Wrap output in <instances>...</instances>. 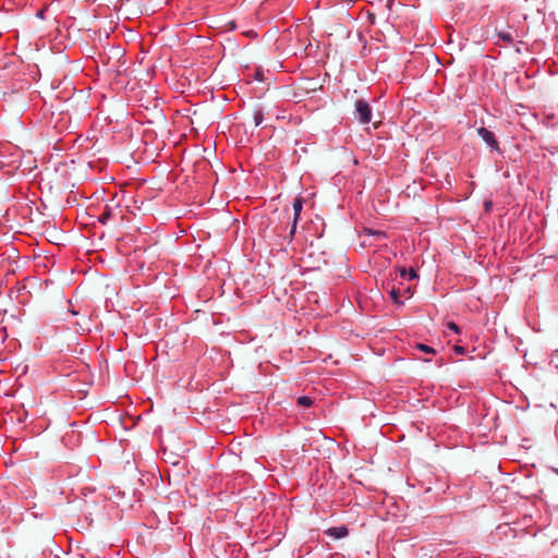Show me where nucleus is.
<instances>
[{
  "label": "nucleus",
  "instance_id": "nucleus-1",
  "mask_svg": "<svg viewBox=\"0 0 558 558\" xmlns=\"http://www.w3.org/2000/svg\"><path fill=\"white\" fill-rule=\"evenodd\" d=\"M355 114H356V119L361 123H368L372 120V109H371L369 105L363 99L356 100Z\"/></svg>",
  "mask_w": 558,
  "mask_h": 558
},
{
  "label": "nucleus",
  "instance_id": "nucleus-2",
  "mask_svg": "<svg viewBox=\"0 0 558 558\" xmlns=\"http://www.w3.org/2000/svg\"><path fill=\"white\" fill-rule=\"evenodd\" d=\"M302 208H303V199L301 197H295L292 203L293 220H292V226H291V230H290V234H289L290 240L293 238V235L295 233L296 225H298Z\"/></svg>",
  "mask_w": 558,
  "mask_h": 558
},
{
  "label": "nucleus",
  "instance_id": "nucleus-3",
  "mask_svg": "<svg viewBox=\"0 0 558 558\" xmlns=\"http://www.w3.org/2000/svg\"><path fill=\"white\" fill-rule=\"evenodd\" d=\"M477 135L493 149L499 150V144L493 132L486 128L477 129Z\"/></svg>",
  "mask_w": 558,
  "mask_h": 558
},
{
  "label": "nucleus",
  "instance_id": "nucleus-4",
  "mask_svg": "<svg viewBox=\"0 0 558 558\" xmlns=\"http://www.w3.org/2000/svg\"><path fill=\"white\" fill-rule=\"evenodd\" d=\"M326 534L329 535L330 537L335 538V539H338V538H342V537L348 536L349 530L344 525L333 526V527H329L326 531Z\"/></svg>",
  "mask_w": 558,
  "mask_h": 558
},
{
  "label": "nucleus",
  "instance_id": "nucleus-5",
  "mask_svg": "<svg viewBox=\"0 0 558 558\" xmlns=\"http://www.w3.org/2000/svg\"><path fill=\"white\" fill-rule=\"evenodd\" d=\"M112 217V210L111 208L107 205L105 207V210L104 213L99 216L98 220L99 222H101L102 225H106Z\"/></svg>",
  "mask_w": 558,
  "mask_h": 558
},
{
  "label": "nucleus",
  "instance_id": "nucleus-6",
  "mask_svg": "<svg viewBox=\"0 0 558 558\" xmlns=\"http://www.w3.org/2000/svg\"><path fill=\"white\" fill-rule=\"evenodd\" d=\"M296 402L303 408H310L313 404V400L307 396L299 397Z\"/></svg>",
  "mask_w": 558,
  "mask_h": 558
},
{
  "label": "nucleus",
  "instance_id": "nucleus-7",
  "mask_svg": "<svg viewBox=\"0 0 558 558\" xmlns=\"http://www.w3.org/2000/svg\"><path fill=\"white\" fill-rule=\"evenodd\" d=\"M415 348H417L418 350H421L422 352H425V353H433V354L435 353V350L432 347H428L423 343H417L415 345Z\"/></svg>",
  "mask_w": 558,
  "mask_h": 558
},
{
  "label": "nucleus",
  "instance_id": "nucleus-8",
  "mask_svg": "<svg viewBox=\"0 0 558 558\" xmlns=\"http://www.w3.org/2000/svg\"><path fill=\"white\" fill-rule=\"evenodd\" d=\"M498 37L501 38L502 40L507 41V43H512L513 41V38H512L511 34H509V33L499 32L498 33Z\"/></svg>",
  "mask_w": 558,
  "mask_h": 558
},
{
  "label": "nucleus",
  "instance_id": "nucleus-9",
  "mask_svg": "<svg viewBox=\"0 0 558 558\" xmlns=\"http://www.w3.org/2000/svg\"><path fill=\"white\" fill-rule=\"evenodd\" d=\"M390 294V298L396 302V303H400L399 302V296H400V292L399 290L392 288L391 291L389 292Z\"/></svg>",
  "mask_w": 558,
  "mask_h": 558
},
{
  "label": "nucleus",
  "instance_id": "nucleus-10",
  "mask_svg": "<svg viewBox=\"0 0 558 558\" xmlns=\"http://www.w3.org/2000/svg\"><path fill=\"white\" fill-rule=\"evenodd\" d=\"M263 122V113L262 111H256L254 113V123L256 126H258Z\"/></svg>",
  "mask_w": 558,
  "mask_h": 558
},
{
  "label": "nucleus",
  "instance_id": "nucleus-11",
  "mask_svg": "<svg viewBox=\"0 0 558 558\" xmlns=\"http://www.w3.org/2000/svg\"><path fill=\"white\" fill-rule=\"evenodd\" d=\"M447 327H448L450 330H452V331H454V332H457V333L460 331L459 326H458L456 323H453V322H449V323L447 324Z\"/></svg>",
  "mask_w": 558,
  "mask_h": 558
},
{
  "label": "nucleus",
  "instance_id": "nucleus-12",
  "mask_svg": "<svg viewBox=\"0 0 558 558\" xmlns=\"http://www.w3.org/2000/svg\"><path fill=\"white\" fill-rule=\"evenodd\" d=\"M398 270L402 278H404L408 275V270L404 267H399Z\"/></svg>",
  "mask_w": 558,
  "mask_h": 558
},
{
  "label": "nucleus",
  "instance_id": "nucleus-13",
  "mask_svg": "<svg viewBox=\"0 0 558 558\" xmlns=\"http://www.w3.org/2000/svg\"><path fill=\"white\" fill-rule=\"evenodd\" d=\"M408 275H409V278L410 279H414L417 277L415 270L413 268H411L409 271H408Z\"/></svg>",
  "mask_w": 558,
  "mask_h": 558
},
{
  "label": "nucleus",
  "instance_id": "nucleus-14",
  "mask_svg": "<svg viewBox=\"0 0 558 558\" xmlns=\"http://www.w3.org/2000/svg\"><path fill=\"white\" fill-rule=\"evenodd\" d=\"M454 351L459 354H463L465 349L461 345H454Z\"/></svg>",
  "mask_w": 558,
  "mask_h": 558
},
{
  "label": "nucleus",
  "instance_id": "nucleus-15",
  "mask_svg": "<svg viewBox=\"0 0 558 558\" xmlns=\"http://www.w3.org/2000/svg\"><path fill=\"white\" fill-rule=\"evenodd\" d=\"M437 362H438L439 366L444 365V360L442 359H439Z\"/></svg>",
  "mask_w": 558,
  "mask_h": 558
}]
</instances>
